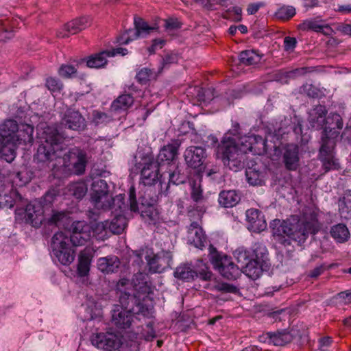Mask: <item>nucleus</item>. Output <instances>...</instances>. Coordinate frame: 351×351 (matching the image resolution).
Returning a JSON list of instances; mask_svg holds the SVG:
<instances>
[{
  "mask_svg": "<svg viewBox=\"0 0 351 351\" xmlns=\"http://www.w3.org/2000/svg\"><path fill=\"white\" fill-rule=\"evenodd\" d=\"M134 103V97L131 94H123L117 98L112 104L113 110H127Z\"/></svg>",
  "mask_w": 351,
  "mask_h": 351,
  "instance_id": "nucleus-39",
  "label": "nucleus"
},
{
  "mask_svg": "<svg viewBox=\"0 0 351 351\" xmlns=\"http://www.w3.org/2000/svg\"><path fill=\"white\" fill-rule=\"evenodd\" d=\"M165 44V40L160 38L154 39L152 41V44L147 48L149 53H155V52L160 49H162Z\"/></svg>",
  "mask_w": 351,
  "mask_h": 351,
  "instance_id": "nucleus-63",
  "label": "nucleus"
},
{
  "mask_svg": "<svg viewBox=\"0 0 351 351\" xmlns=\"http://www.w3.org/2000/svg\"><path fill=\"white\" fill-rule=\"evenodd\" d=\"M18 123L15 120L8 119L0 124V153L1 158L11 162L16 157Z\"/></svg>",
  "mask_w": 351,
  "mask_h": 351,
  "instance_id": "nucleus-5",
  "label": "nucleus"
},
{
  "mask_svg": "<svg viewBox=\"0 0 351 351\" xmlns=\"http://www.w3.org/2000/svg\"><path fill=\"white\" fill-rule=\"evenodd\" d=\"M69 218V213L67 211L53 210L49 222L56 226L64 225Z\"/></svg>",
  "mask_w": 351,
  "mask_h": 351,
  "instance_id": "nucleus-44",
  "label": "nucleus"
},
{
  "mask_svg": "<svg viewBox=\"0 0 351 351\" xmlns=\"http://www.w3.org/2000/svg\"><path fill=\"white\" fill-rule=\"evenodd\" d=\"M252 251L255 256L254 260L266 263L268 253L266 247L263 243H255L252 245Z\"/></svg>",
  "mask_w": 351,
  "mask_h": 351,
  "instance_id": "nucleus-43",
  "label": "nucleus"
},
{
  "mask_svg": "<svg viewBox=\"0 0 351 351\" xmlns=\"http://www.w3.org/2000/svg\"><path fill=\"white\" fill-rule=\"evenodd\" d=\"M23 206H21V214L19 215H24V221L33 227H40L44 219V211L41 203L35 200L26 204L25 208Z\"/></svg>",
  "mask_w": 351,
  "mask_h": 351,
  "instance_id": "nucleus-12",
  "label": "nucleus"
},
{
  "mask_svg": "<svg viewBox=\"0 0 351 351\" xmlns=\"http://www.w3.org/2000/svg\"><path fill=\"white\" fill-rule=\"evenodd\" d=\"M332 267L333 264L327 265L326 263H323L311 270L308 276L312 278H317L320 275H322L326 270L330 269L331 268H332Z\"/></svg>",
  "mask_w": 351,
  "mask_h": 351,
  "instance_id": "nucleus-54",
  "label": "nucleus"
},
{
  "mask_svg": "<svg viewBox=\"0 0 351 351\" xmlns=\"http://www.w3.org/2000/svg\"><path fill=\"white\" fill-rule=\"evenodd\" d=\"M298 29L302 31L313 30L316 32H321L326 35L329 34L331 28L328 25H324L315 19H306L298 25Z\"/></svg>",
  "mask_w": 351,
  "mask_h": 351,
  "instance_id": "nucleus-30",
  "label": "nucleus"
},
{
  "mask_svg": "<svg viewBox=\"0 0 351 351\" xmlns=\"http://www.w3.org/2000/svg\"><path fill=\"white\" fill-rule=\"evenodd\" d=\"M77 68L71 64H62L58 69V74L63 78H71L75 76Z\"/></svg>",
  "mask_w": 351,
  "mask_h": 351,
  "instance_id": "nucleus-50",
  "label": "nucleus"
},
{
  "mask_svg": "<svg viewBox=\"0 0 351 351\" xmlns=\"http://www.w3.org/2000/svg\"><path fill=\"white\" fill-rule=\"evenodd\" d=\"M5 200L3 202L5 204V206L8 208H12L16 205V215H19L21 214V206H25L26 201L23 197L16 190H11L9 193H5Z\"/></svg>",
  "mask_w": 351,
  "mask_h": 351,
  "instance_id": "nucleus-29",
  "label": "nucleus"
},
{
  "mask_svg": "<svg viewBox=\"0 0 351 351\" xmlns=\"http://www.w3.org/2000/svg\"><path fill=\"white\" fill-rule=\"evenodd\" d=\"M247 182L252 186H262L265 184V176L264 171H261L256 167H249L245 171Z\"/></svg>",
  "mask_w": 351,
  "mask_h": 351,
  "instance_id": "nucleus-34",
  "label": "nucleus"
},
{
  "mask_svg": "<svg viewBox=\"0 0 351 351\" xmlns=\"http://www.w3.org/2000/svg\"><path fill=\"white\" fill-rule=\"evenodd\" d=\"M234 255L238 263L241 264L242 267H243L246 263L251 260L250 252L243 247L236 250Z\"/></svg>",
  "mask_w": 351,
  "mask_h": 351,
  "instance_id": "nucleus-51",
  "label": "nucleus"
},
{
  "mask_svg": "<svg viewBox=\"0 0 351 351\" xmlns=\"http://www.w3.org/2000/svg\"><path fill=\"white\" fill-rule=\"evenodd\" d=\"M241 8L239 7H233L231 10L230 9L225 16L226 18L231 17L234 21H241Z\"/></svg>",
  "mask_w": 351,
  "mask_h": 351,
  "instance_id": "nucleus-61",
  "label": "nucleus"
},
{
  "mask_svg": "<svg viewBox=\"0 0 351 351\" xmlns=\"http://www.w3.org/2000/svg\"><path fill=\"white\" fill-rule=\"evenodd\" d=\"M178 61V56L176 53L168 52L162 56L161 66L159 67L158 73H160L164 69H168L171 64H176Z\"/></svg>",
  "mask_w": 351,
  "mask_h": 351,
  "instance_id": "nucleus-46",
  "label": "nucleus"
},
{
  "mask_svg": "<svg viewBox=\"0 0 351 351\" xmlns=\"http://www.w3.org/2000/svg\"><path fill=\"white\" fill-rule=\"evenodd\" d=\"M129 203L131 211L139 212V208L136 198V191L134 186H131L129 190Z\"/></svg>",
  "mask_w": 351,
  "mask_h": 351,
  "instance_id": "nucleus-57",
  "label": "nucleus"
},
{
  "mask_svg": "<svg viewBox=\"0 0 351 351\" xmlns=\"http://www.w3.org/2000/svg\"><path fill=\"white\" fill-rule=\"evenodd\" d=\"M267 336L269 343L276 346H283L292 340L291 335L286 332H268Z\"/></svg>",
  "mask_w": 351,
  "mask_h": 351,
  "instance_id": "nucleus-37",
  "label": "nucleus"
},
{
  "mask_svg": "<svg viewBox=\"0 0 351 351\" xmlns=\"http://www.w3.org/2000/svg\"><path fill=\"white\" fill-rule=\"evenodd\" d=\"M90 196L91 204L97 210H108L112 208L114 202L109 185L101 178H95L93 181Z\"/></svg>",
  "mask_w": 351,
  "mask_h": 351,
  "instance_id": "nucleus-7",
  "label": "nucleus"
},
{
  "mask_svg": "<svg viewBox=\"0 0 351 351\" xmlns=\"http://www.w3.org/2000/svg\"><path fill=\"white\" fill-rule=\"evenodd\" d=\"M91 227V234L97 239L104 240L108 237L109 232L108 220L95 223Z\"/></svg>",
  "mask_w": 351,
  "mask_h": 351,
  "instance_id": "nucleus-40",
  "label": "nucleus"
},
{
  "mask_svg": "<svg viewBox=\"0 0 351 351\" xmlns=\"http://www.w3.org/2000/svg\"><path fill=\"white\" fill-rule=\"evenodd\" d=\"M62 128L74 131L83 130L86 127V121L79 111L67 108L60 120Z\"/></svg>",
  "mask_w": 351,
  "mask_h": 351,
  "instance_id": "nucleus-18",
  "label": "nucleus"
},
{
  "mask_svg": "<svg viewBox=\"0 0 351 351\" xmlns=\"http://www.w3.org/2000/svg\"><path fill=\"white\" fill-rule=\"evenodd\" d=\"M271 226L275 239L285 246L290 245L291 241L300 245L309 234H317L322 228V223L318 220V211L313 208L306 209L302 221L297 224L278 219L274 220Z\"/></svg>",
  "mask_w": 351,
  "mask_h": 351,
  "instance_id": "nucleus-3",
  "label": "nucleus"
},
{
  "mask_svg": "<svg viewBox=\"0 0 351 351\" xmlns=\"http://www.w3.org/2000/svg\"><path fill=\"white\" fill-rule=\"evenodd\" d=\"M336 299L339 303L343 304H349L351 303V290H346L339 293Z\"/></svg>",
  "mask_w": 351,
  "mask_h": 351,
  "instance_id": "nucleus-60",
  "label": "nucleus"
},
{
  "mask_svg": "<svg viewBox=\"0 0 351 351\" xmlns=\"http://www.w3.org/2000/svg\"><path fill=\"white\" fill-rule=\"evenodd\" d=\"M141 214L143 218H147L150 221H154L157 218L158 213L152 205L148 204L147 206H145L142 204L141 207Z\"/></svg>",
  "mask_w": 351,
  "mask_h": 351,
  "instance_id": "nucleus-52",
  "label": "nucleus"
},
{
  "mask_svg": "<svg viewBox=\"0 0 351 351\" xmlns=\"http://www.w3.org/2000/svg\"><path fill=\"white\" fill-rule=\"evenodd\" d=\"M108 226L110 233L119 234L125 230L127 226V219L124 216L118 215L110 221L108 220Z\"/></svg>",
  "mask_w": 351,
  "mask_h": 351,
  "instance_id": "nucleus-38",
  "label": "nucleus"
},
{
  "mask_svg": "<svg viewBox=\"0 0 351 351\" xmlns=\"http://www.w3.org/2000/svg\"><path fill=\"white\" fill-rule=\"evenodd\" d=\"M175 169L176 167H171L165 170L166 173H167L168 175L169 184L178 185L180 184L184 183L185 180L184 176L183 175H181L180 173H177Z\"/></svg>",
  "mask_w": 351,
  "mask_h": 351,
  "instance_id": "nucleus-49",
  "label": "nucleus"
},
{
  "mask_svg": "<svg viewBox=\"0 0 351 351\" xmlns=\"http://www.w3.org/2000/svg\"><path fill=\"white\" fill-rule=\"evenodd\" d=\"M34 127L32 125L27 123L18 124V129L16 132L17 136V145L20 144H32L33 138Z\"/></svg>",
  "mask_w": 351,
  "mask_h": 351,
  "instance_id": "nucleus-27",
  "label": "nucleus"
},
{
  "mask_svg": "<svg viewBox=\"0 0 351 351\" xmlns=\"http://www.w3.org/2000/svg\"><path fill=\"white\" fill-rule=\"evenodd\" d=\"M91 341L93 346L106 351L117 350L121 345L120 336L112 332L97 333Z\"/></svg>",
  "mask_w": 351,
  "mask_h": 351,
  "instance_id": "nucleus-16",
  "label": "nucleus"
},
{
  "mask_svg": "<svg viewBox=\"0 0 351 351\" xmlns=\"http://www.w3.org/2000/svg\"><path fill=\"white\" fill-rule=\"evenodd\" d=\"M282 162L289 171H295L300 166L299 147L296 144L285 145L282 148Z\"/></svg>",
  "mask_w": 351,
  "mask_h": 351,
  "instance_id": "nucleus-21",
  "label": "nucleus"
},
{
  "mask_svg": "<svg viewBox=\"0 0 351 351\" xmlns=\"http://www.w3.org/2000/svg\"><path fill=\"white\" fill-rule=\"evenodd\" d=\"M39 146L34 156V160L45 171L54 169L58 164L65 167H72L76 175H82L88 163L86 152L75 147L63 154L64 144L63 137L53 126L40 125L38 128Z\"/></svg>",
  "mask_w": 351,
  "mask_h": 351,
  "instance_id": "nucleus-1",
  "label": "nucleus"
},
{
  "mask_svg": "<svg viewBox=\"0 0 351 351\" xmlns=\"http://www.w3.org/2000/svg\"><path fill=\"white\" fill-rule=\"evenodd\" d=\"M69 191L77 199H82L87 192V187L83 182L72 183L69 186Z\"/></svg>",
  "mask_w": 351,
  "mask_h": 351,
  "instance_id": "nucleus-45",
  "label": "nucleus"
},
{
  "mask_svg": "<svg viewBox=\"0 0 351 351\" xmlns=\"http://www.w3.org/2000/svg\"><path fill=\"white\" fill-rule=\"evenodd\" d=\"M130 29H131L125 31L117 38V43L119 45H127L130 42L136 39V38L134 37V34L130 32Z\"/></svg>",
  "mask_w": 351,
  "mask_h": 351,
  "instance_id": "nucleus-58",
  "label": "nucleus"
},
{
  "mask_svg": "<svg viewBox=\"0 0 351 351\" xmlns=\"http://www.w3.org/2000/svg\"><path fill=\"white\" fill-rule=\"evenodd\" d=\"M137 167L141 169V182L145 186L154 185L158 182H161V178H165L166 172L151 155L142 157L137 163Z\"/></svg>",
  "mask_w": 351,
  "mask_h": 351,
  "instance_id": "nucleus-9",
  "label": "nucleus"
},
{
  "mask_svg": "<svg viewBox=\"0 0 351 351\" xmlns=\"http://www.w3.org/2000/svg\"><path fill=\"white\" fill-rule=\"evenodd\" d=\"M91 238V227L84 221H75L71 226V232L68 235L69 243L75 246L85 245Z\"/></svg>",
  "mask_w": 351,
  "mask_h": 351,
  "instance_id": "nucleus-13",
  "label": "nucleus"
},
{
  "mask_svg": "<svg viewBox=\"0 0 351 351\" xmlns=\"http://www.w3.org/2000/svg\"><path fill=\"white\" fill-rule=\"evenodd\" d=\"M128 53V49L123 47H117L110 50H104L88 57L86 60V65L90 68H102L107 64V57H113L116 55H121L123 56Z\"/></svg>",
  "mask_w": 351,
  "mask_h": 351,
  "instance_id": "nucleus-15",
  "label": "nucleus"
},
{
  "mask_svg": "<svg viewBox=\"0 0 351 351\" xmlns=\"http://www.w3.org/2000/svg\"><path fill=\"white\" fill-rule=\"evenodd\" d=\"M172 254L169 251H160L152 256H146L149 270L152 273H162L171 266Z\"/></svg>",
  "mask_w": 351,
  "mask_h": 351,
  "instance_id": "nucleus-14",
  "label": "nucleus"
},
{
  "mask_svg": "<svg viewBox=\"0 0 351 351\" xmlns=\"http://www.w3.org/2000/svg\"><path fill=\"white\" fill-rule=\"evenodd\" d=\"M296 14L295 8L291 5H283L275 13L276 19L282 21H288Z\"/></svg>",
  "mask_w": 351,
  "mask_h": 351,
  "instance_id": "nucleus-42",
  "label": "nucleus"
},
{
  "mask_svg": "<svg viewBox=\"0 0 351 351\" xmlns=\"http://www.w3.org/2000/svg\"><path fill=\"white\" fill-rule=\"evenodd\" d=\"M178 147L177 144H168L160 149L155 162L162 167V169L176 167L173 160L178 154Z\"/></svg>",
  "mask_w": 351,
  "mask_h": 351,
  "instance_id": "nucleus-19",
  "label": "nucleus"
},
{
  "mask_svg": "<svg viewBox=\"0 0 351 351\" xmlns=\"http://www.w3.org/2000/svg\"><path fill=\"white\" fill-rule=\"evenodd\" d=\"M110 121V117L106 113L101 112H95L93 113V121L96 125L104 123H108Z\"/></svg>",
  "mask_w": 351,
  "mask_h": 351,
  "instance_id": "nucleus-59",
  "label": "nucleus"
},
{
  "mask_svg": "<svg viewBox=\"0 0 351 351\" xmlns=\"http://www.w3.org/2000/svg\"><path fill=\"white\" fill-rule=\"evenodd\" d=\"M265 263L251 258L243 267V272L252 280L258 278L263 273V267Z\"/></svg>",
  "mask_w": 351,
  "mask_h": 351,
  "instance_id": "nucleus-31",
  "label": "nucleus"
},
{
  "mask_svg": "<svg viewBox=\"0 0 351 351\" xmlns=\"http://www.w3.org/2000/svg\"><path fill=\"white\" fill-rule=\"evenodd\" d=\"M300 92L312 98L317 97L319 95L317 88H315L313 85L309 84L303 85L300 88Z\"/></svg>",
  "mask_w": 351,
  "mask_h": 351,
  "instance_id": "nucleus-55",
  "label": "nucleus"
},
{
  "mask_svg": "<svg viewBox=\"0 0 351 351\" xmlns=\"http://www.w3.org/2000/svg\"><path fill=\"white\" fill-rule=\"evenodd\" d=\"M327 110L325 106L319 105L315 106L309 113L308 122L311 128L315 130H323L326 125Z\"/></svg>",
  "mask_w": 351,
  "mask_h": 351,
  "instance_id": "nucleus-24",
  "label": "nucleus"
},
{
  "mask_svg": "<svg viewBox=\"0 0 351 351\" xmlns=\"http://www.w3.org/2000/svg\"><path fill=\"white\" fill-rule=\"evenodd\" d=\"M45 86L53 93H60L64 85L62 82L56 77H49L46 79Z\"/></svg>",
  "mask_w": 351,
  "mask_h": 351,
  "instance_id": "nucleus-48",
  "label": "nucleus"
},
{
  "mask_svg": "<svg viewBox=\"0 0 351 351\" xmlns=\"http://www.w3.org/2000/svg\"><path fill=\"white\" fill-rule=\"evenodd\" d=\"M330 236L337 243H343L346 242L350 237V231L344 223H338L331 227Z\"/></svg>",
  "mask_w": 351,
  "mask_h": 351,
  "instance_id": "nucleus-33",
  "label": "nucleus"
},
{
  "mask_svg": "<svg viewBox=\"0 0 351 351\" xmlns=\"http://www.w3.org/2000/svg\"><path fill=\"white\" fill-rule=\"evenodd\" d=\"M51 256L56 258L62 265H69L75 259V250L69 243L68 234L58 232L53 236L51 242Z\"/></svg>",
  "mask_w": 351,
  "mask_h": 351,
  "instance_id": "nucleus-6",
  "label": "nucleus"
},
{
  "mask_svg": "<svg viewBox=\"0 0 351 351\" xmlns=\"http://www.w3.org/2000/svg\"><path fill=\"white\" fill-rule=\"evenodd\" d=\"M263 57L262 54L258 53V51L251 49L245 50L240 53L239 59L240 63L245 65H252L260 62Z\"/></svg>",
  "mask_w": 351,
  "mask_h": 351,
  "instance_id": "nucleus-36",
  "label": "nucleus"
},
{
  "mask_svg": "<svg viewBox=\"0 0 351 351\" xmlns=\"http://www.w3.org/2000/svg\"><path fill=\"white\" fill-rule=\"evenodd\" d=\"M120 264V260L116 256L101 257L97 260V267L99 270L106 274L117 272L119 268Z\"/></svg>",
  "mask_w": 351,
  "mask_h": 351,
  "instance_id": "nucleus-26",
  "label": "nucleus"
},
{
  "mask_svg": "<svg viewBox=\"0 0 351 351\" xmlns=\"http://www.w3.org/2000/svg\"><path fill=\"white\" fill-rule=\"evenodd\" d=\"M121 305H114L111 311V322L120 329L129 328L134 322V306L140 310V302L136 296V291L132 282L126 279H120L116 285Z\"/></svg>",
  "mask_w": 351,
  "mask_h": 351,
  "instance_id": "nucleus-4",
  "label": "nucleus"
},
{
  "mask_svg": "<svg viewBox=\"0 0 351 351\" xmlns=\"http://www.w3.org/2000/svg\"><path fill=\"white\" fill-rule=\"evenodd\" d=\"M191 199L196 203H203L205 200L203 196V191L199 185L195 183L193 185L191 192Z\"/></svg>",
  "mask_w": 351,
  "mask_h": 351,
  "instance_id": "nucleus-53",
  "label": "nucleus"
},
{
  "mask_svg": "<svg viewBox=\"0 0 351 351\" xmlns=\"http://www.w3.org/2000/svg\"><path fill=\"white\" fill-rule=\"evenodd\" d=\"M157 74L153 69L149 68L141 69L136 75V79L141 84H146L152 79L156 78Z\"/></svg>",
  "mask_w": 351,
  "mask_h": 351,
  "instance_id": "nucleus-41",
  "label": "nucleus"
},
{
  "mask_svg": "<svg viewBox=\"0 0 351 351\" xmlns=\"http://www.w3.org/2000/svg\"><path fill=\"white\" fill-rule=\"evenodd\" d=\"M297 45V40L294 37L287 36L284 39V49L286 51H293Z\"/></svg>",
  "mask_w": 351,
  "mask_h": 351,
  "instance_id": "nucleus-62",
  "label": "nucleus"
},
{
  "mask_svg": "<svg viewBox=\"0 0 351 351\" xmlns=\"http://www.w3.org/2000/svg\"><path fill=\"white\" fill-rule=\"evenodd\" d=\"M182 24L177 19L169 18L165 20V27L167 29L174 30L180 28Z\"/></svg>",
  "mask_w": 351,
  "mask_h": 351,
  "instance_id": "nucleus-64",
  "label": "nucleus"
},
{
  "mask_svg": "<svg viewBox=\"0 0 351 351\" xmlns=\"http://www.w3.org/2000/svg\"><path fill=\"white\" fill-rule=\"evenodd\" d=\"M267 149L266 140L260 135L250 134L241 136L238 143L234 138H226L218 147L217 156L223 165L237 171L243 167L244 154H264Z\"/></svg>",
  "mask_w": 351,
  "mask_h": 351,
  "instance_id": "nucleus-2",
  "label": "nucleus"
},
{
  "mask_svg": "<svg viewBox=\"0 0 351 351\" xmlns=\"http://www.w3.org/2000/svg\"><path fill=\"white\" fill-rule=\"evenodd\" d=\"M189 237L195 247L202 249L205 246L206 239L202 228H197L193 232V234H189Z\"/></svg>",
  "mask_w": 351,
  "mask_h": 351,
  "instance_id": "nucleus-47",
  "label": "nucleus"
},
{
  "mask_svg": "<svg viewBox=\"0 0 351 351\" xmlns=\"http://www.w3.org/2000/svg\"><path fill=\"white\" fill-rule=\"evenodd\" d=\"M134 29H130V32L134 34V38L139 36H145L154 32L157 27L150 26L148 23L141 18H134Z\"/></svg>",
  "mask_w": 351,
  "mask_h": 351,
  "instance_id": "nucleus-35",
  "label": "nucleus"
},
{
  "mask_svg": "<svg viewBox=\"0 0 351 351\" xmlns=\"http://www.w3.org/2000/svg\"><path fill=\"white\" fill-rule=\"evenodd\" d=\"M326 125L322 132L321 141L335 139V137L339 134V132L335 130H341L343 128V123L342 118L339 114L331 112L326 117Z\"/></svg>",
  "mask_w": 351,
  "mask_h": 351,
  "instance_id": "nucleus-20",
  "label": "nucleus"
},
{
  "mask_svg": "<svg viewBox=\"0 0 351 351\" xmlns=\"http://www.w3.org/2000/svg\"><path fill=\"white\" fill-rule=\"evenodd\" d=\"M197 267L196 269H193L187 264L181 265L176 268L174 276L178 279L186 281L192 280L195 277L199 278L204 281L211 280L212 272L202 261H199Z\"/></svg>",
  "mask_w": 351,
  "mask_h": 351,
  "instance_id": "nucleus-10",
  "label": "nucleus"
},
{
  "mask_svg": "<svg viewBox=\"0 0 351 351\" xmlns=\"http://www.w3.org/2000/svg\"><path fill=\"white\" fill-rule=\"evenodd\" d=\"M215 289L221 293H237L239 289L232 285L226 282L219 283L215 286Z\"/></svg>",
  "mask_w": 351,
  "mask_h": 351,
  "instance_id": "nucleus-56",
  "label": "nucleus"
},
{
  "mask_svg": "<svg viewBox=\"0 0 351 351\" xmlns=\"http://www.w3.org/2000/svg\"><path fill=\"white\" fill-rule=\"evenodd\" d=\"M90 24V21L88 17L82 16L79 19H75L65 24L64 32H59L57 36L60 38L68 37L70 34H75L86 29Z\"/></svg>",
  "mask_w": 351,
  "mask_h": 351,
  "instance_id": "nucleus-23",
  "label": "nucleus"
},
{
  "mask_svg": "<svg viewBox=\"0 0 351 351\" xmlns=\"http://www.w3.org/2000/svg\"><path fill=\"white\" fill-rule=\"evenodd\" d=\"M240 195L234 190L222 191L219 195V203L226 208L233 207L240 201Z\"/></svg>",
  "mask_w": 351,
  "mask_h": 351,
  "instance_id": "nucleus-32",
  "label": "nucleus"
},
{
  "mask_svg": "<svg viewBox=\"0 0 351 351\" xmlns=\"http://www.w3.org/2000/svg\"><path fill=\"white\" fill-rule=\"evenodd\" d=\"M209 251L212 265L223 277L228 280H236L241 275L239 267L234 264L230 256L217 252L211 245Z\"/></svg>",
  "mask_w": 351,
  "mask_h": 351,
  "instance_id": "nucleus-8",
  "label": "nucleus"
},
{
  "mask_svg": "<svg viewBox=\"0 0 351 351\" xmlns=\"http://www.w3.org/2000/svg\"><path fill=\"white\" fill-rule=\"evenodd\" d=\"M246 220L248 229L254 232H261L267 227L263 214L258 209L251 208L246 211Z\"/></svg>",
  "mask_w": 351,
  "mask_h": 351,
  "instance_id": "nucleus-22",
  "label": "nucleus"
},
{
  "mask_svg": "<svg viewBox=\"0 0 351 351\" xmlns=\"http://www.w3.org/2000/svg\"><path fill=\"white\" fill-rule=\"evenodd\" d=\"M94 254V249L89 246L86 247L80 252L77 265V273L80 276L85 277L88 274Z\"/></svg>",
  "mask_w": 351,
  "mask_h": 351,
  "instance_id": "nucleus-25",
  "label": "nucleus"
},
{
  "mask_svg": "<svg viewBox=\"0 0 351 351\" xmlns=\"http://www.w3.org/2000/svg\"><path fill=\"white\" fill-rule=\"evenodd\" d=\"M336 142L335 139L321 141V146L319 150V158L322 164V168L325 172L339 169L340 166L338 160L335 158V147Z\"/></svg>",
  "mask_w": 351,
  "mask_h": 351,
  "instance_id": "nucleus-11",
  "label": "nucleus"
},
{
  "mask_svg": "<svg viewBox=\"0 0 351 351\" xmlns=\"http://www.w3.org/2000/svg\"><path fill=\"white\" fill-rule=\"evenodd\" d=\"M19 22L16 19L5 18L0 19V39H10L14 36Z\"/></svg>",
  "mask_w": 351,
  "mask_h": 351,
  "instance_id": "nucleus-28",
  "label": "nucleus"
},
{
  "mask_svg": "<svg viewBox=\"0 0 351 351\" xmlns=\"http://www.w3.org/2000/svg\"><path fill=\"white\" fill-rule=\"evenodd\" d=\"M184 157L189 167L202 170L207 158L206 150L199 146H190L186 149Z\"/></svg>",
  "mask_w": 351,
  "mask_h": 351,
  "instance_id": "nucleus-17",
  "label": "nucleus"
}]
</instances>
